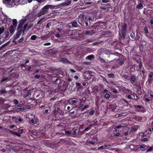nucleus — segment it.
<instances>
[{
    "label": "nucleus",
    "instance_id": "nucleus-60",
    "mask_svg": "<svg viewBox=\"0 0 153 153\" xmlns=\"http://www.w3.org/2000/svg\"><path fill=\"white\" fill-rule=\"evenodd\" d=\"M56 36L58 38H59L60 37V35L59 34H57L56 35Z\"/></svg>",
    "mask_w": 153,
    "mask_h": 153
},
{
    "label": "nucleus",
    "instance_id": "nucleus-32",
    "mask_svg": "<svg viewBox=\"0 0 153 153\" xmlns=\"http://www.w3.org/2000/svg\"><path fill=\"white\" fill-rule=\"evenodd\" d=\"M139 146L140 147V148L141 149H144L146 147V146L144 144L140 145Z\"/></svg>",
    "mask_w": 153,
    "mask_h": 153
},
{
    "label": "nucleus",
    "instance_id": "nucleus-61",
    "mask_svg": "<svg viewBox=\"0 0 153 153\" xmlns=\"http://www.w3.org/2000/svg\"><path fill=\"white\" fill-rule=\"evenodd\" d=\"M127 97H128V98L129 99H131V97L130 95H128V96H127Z\"/></svg>",
    "mask_w": 153,
    "mask_h": 153
},
{
    "label": "nucleus",
    "instance_id": "nucleus-17",
    "mask_svg": "<svg viewBox=\"0 0 153 153\" xmlns=\"http://www.w3.org/2000/svg\"><path fill=\"white\" fill-rule=\"evenodd\" d=\"M94 58V56L93 55H91L88 56L85 58L86 59L91 60L92 59Z\"/></svg>",
    "mask_w": 153,
    "mask_h": 153
},
{
    "label": "nucleus",
    "instance_id": "nucleus-59",
    "mask_svg": "<svg viewBox=\"0 0 153 153\" xmlns=\"http://www.w3.org/2000/svg\"><path fill=\"white\" fill-rule=\"evenodd\" d=\"M35 77L37 78H39V76L38 75H36L35 76Z\"/></svg>",
    "mask_w": 153,
    "mask_h": 153
},
{
    "label": "nucleus",
    "instance_id": "nucleus-12",
    "mask_svg": "<svg viewBox=\"0 0 153 153\" xmlns=\"http://www.w3.org/2000/svg\"><path fill=\"white\" fill-rule=\"evenodd\" d=\"M45 9H48V10H49V9L50 8L51 10H53L55 9V7H56V6H54L53 5H47L45 6Z\"/></svg>",
    "mask_w": 153,
    "mask_h": 153
},
{
    "label": "nucleus",
    "instance_id": "nucleus-9",
    "mask_svg": "<svg viewBox=\"0 0 153 153\" xmlns=\"http://www.w3.org/2000/svg\"><path fill=\"white\" fill-rule=\"evenodd\" d=\"M14 27L12 25H11L10 27H9V30L10 33V36H12L14 33L15 31V29Z\"/></svg>",
    "mask_w": 153,
    "mask_h": 153
},
{
    "label": "nucleus",
    "instance_id": "nucleus-46",
    "mask_svg": "<svg viewBox=\"0 0 153 153\" xmlns=\"http://www.w3.org/2000/svg\"><path fill=\"white\" fill-rule=\"evenodd\" d=\"M110 0H102L103 3H107Z\"/></svg>",
    "mask_w": 153,
    "mask_h": 153
},
{
    "label": "nucleus",
    "instance_id": "nucleus-3",
    "mask_svg": "<svg viewBox=\"0 0 153 153\" xmlns=\"http://www.w3.org/2000/svg\"><path fill=\"white\" fill-rule=\"evenodd\" d=\"M15 1L13 0H3V2L8 7H11L15 5Z\"/></svg>",
    "mask_w": 153,
    "mask_h": 153
},
{
    "label": "nucleus",
    "instance_id": "nucleus-64",
    "mask_svg": "<svg viewBox=\"0 0 153 153\" xmlns=\"http://www.w3.org/2000/svg\"><path fill=\"white\" fill-rule=\"evenodd\" d=\"M90 129V128H88V127H87V128H86L85 129V131H88Z\"/></svg>",
    "mask_w": 153,
    "mask_h": 153
},
{
    "label": "nucleus",
    "instance_id": "nucleus-54",
    "mask_svg": "<svg viewBox=\"0 0 153 153\" xmlns=\"http://www.w3.org/2000/svg\"><path fill=\"white\" fill-rule=\"evenodd\" d=\"M72 104L73 103L75 104V103H76L77 102L76 100H73L72 101Z\"/></svg>",
    "mask_w": 153,
    "mask_h": 153
},
{
    "label": "nucleus",
    "instance_id": "nucleus-20",
    "mask_svg": "<svg viewBox=\"0 0 153 153\" xmlns=\"http://www.w3.org/2000/svg\"><path fill=\"white\" fill-rule=\"evenodd\" d=\"M114 144H110L109 145H105L103 147H104V149H108V146H113Z\"/></svg>",
    "mask_w": 153,
    "mask_h": 153
},
{
    "label": "nucleus",
    "instance_id": "nucleus-18",
    "mask_svg": "<svg viewBox=\"0 0 153 153\" xmlns=\"http://www.w3.org/2000/svg\"><path fill=\"white\" fill-rule=\"evenodd\" d=\"M111 8V7H100L101 9L102 10H105L106 11H108L109 9Z\"/></svg>",
    "mask_w": 153,
    "mask_h": 153
},
{
    "label": "nucleus",
    "instance_id": "nucleus-5",
    "mask_svg": "<svg viewBox=\"0 0 153 153\" xmlns=\"http://www.w3.org/2000/svg\"><path fill=\"white\" fill-rule=\"evenodd\" d=\"M45 6L42 9H41L40 13H38V17H40L41 16L45 14H46L47 13L48 10V9H45Z\"/></svg>",
    "mask_w": 153,
    "mask_h": 153
},
{
    "label": "nucleus",
    "instance_id": "nucleus-26",
    "mask_svg": "<svg viewBox=\"0 0 153 153\" xmlns=\"http://www.w3.org/2000/svg\"><path fill=\"white\" fill-rule=\"evenodd\" d=\"M143 5L141 3H140L138 5L136 6V8L139 9L143 7Z\"/></svg>",
    "mask_w": 153,
    "mask_h": 153
},
{
    "label": "nucleus",
    "instance_id": "nucleus-15",
    "mask_svg": "<svg viewBox=\"0 0 153 153\" xmlns=\"http://www.w3.org/2000/svg\"><path fill=\"white\" fill-rule=\"evenodd\" d=\"M94 33V32L93 31L90 30L85 31V34L86 35H92Z\"/></svg>",
    "mask_w": 153,
    "mask_h": 153
},
{
    "label": "nucleus",
    "instance_id": "nucleus-36",
    "mask_svg": "<svg viewBox=\"0 0 153 153\" xmlns=\"http://www.w3.org/2000/svg\"><path fill=\"white\" fill-rule=\"evenodd\" d=\"M104 147H103V146H102L100 147H98L97 149V150H103L104 149Z\"/></svg>",
    "mask_w": 153,
    "mask_h": 153
},
{
    "label": "nucleus",
    "instance_id": "nucleus-53",
    "mask_svg": "<svg viewBox=\"0 0 153 153\" xmlns=\"http://www.w3.org/2000/svg\"><path fill=\"white\" fill-rule=\"evenodd\" d=\"M70 71L72 73H74L76 72V71H75V70H74L73 69H70Z\"/></svg>",
    "mask_w": 153,
    "mask_h": 153
},
{
    "label": "nucleus",
    "instance_id": "nucleus-11",
    "mask_svg": "<svg viewBox=\"0 0 153 153\" xmlns=\"http://www.w3.org/2000/svg\"><path fill=\"white\" fill-rule=\"evenodd\" d=\"M130 81L132 84L135 83L136 82L135 76H131L130 79Z\"/></svg>",
    "mask_w": 153,
    "mask_h": 153
},
{
    "label": "nucleus",
    "instance_id": "nucleus-31",
    "mask_svg": "<svg viewBox=\"0 0 153 153\" xmlns=\"http://www.w3.org/2000/svg\"><path fill=\"white\" fill-rule=\"evenodd\" d=\"M37 38V36L35 35L32 36L30 38V39L33 40H35Z\"/></svg>",
    "mask_w": 153,
    "mask_h": 153
},
{
    "label": "nucleus",
    "instance_id": "nucleus-14",
    "mask_svg": "<svg viewBox=\"0 0 153 153\" xmlns=\"http://www.w3.org/2000/svg\"><path fill=\"white\" fill-rule=\"evenodd\" d=\"M25 22L24 19H21L19 22V23L18 26V28L19 29L21 27H22L24 24Z\"/></svg>",
    "mask_w": 153,
    "mask_h": 153
},
{
    "label": "nucleus",
    "instance_id": "nucleus-43",
    "mask_svg": "<svg viewBox=\"0 0 153 153\" xmlns=\"http://www.w3.org/2000/svg\"><path fill=\"white\" fill-rule=\"evenodd\" d=\"M94 111L92 110V111H90L89 114L90 115H92L94 114Z\"/></svg>",
    "mask_w": 153,
    "mask_h": 153
},
{
    "label": "nucleus",
    "instance_id": "nucleus-45",
    "mask_svg": "<svg viewBox=\"0 0 153 153\" xmlns=\"http://www.w3.org/2000/svg\"><path fill=\"white\" fill-rule=\"evenodd\" d=\"M10 132L11 133V134H13L14 135H15V133H16L15 132H14V131H12V130L10 131Z\"/></svg>",
    "mask_w": 153,
    "mask_h": 153
},
{
    "label": "nucleus",
    "instance_id": "nucleus-48",
    "mask_svg": "<svg viewBox=\"0 0 153 153\" xmlns=\"http://www.w3.org/2000/svg\"><path fill=\"white\" fill-rule=\"evenodd\" d=\"M102 79L104 81H106L107 82H108L107 81V80L103 76H102Z\"/></svg>",
    "mask_w": 153,
    "mask_h": 153
},
{
    "label": "nucleus",
    "instance_id": "nucleus-27",
    "mask_svg": "<svg viewBox=\"0 0 153 153\" xmlns=\"http://www.w3.org/2000/svg\"><path fill=\"white\" fill-rule=\"evenodd\" d=\"M110 96V95L109 94H106L104 96V97L106 99L109 98Z\"/></svg>",
    "mask_w": 153,
    "mask_h": 153
},
{
    "label": "nucleus",
    "instance_id": "nucleus-34",
    "mask_svg": "<svg viewBox=\"0 0 153 153\" xmlns=\"http://www.w3.org/2000/svg\"><path fill=\"white\" fill-rule=\"evenodd\" d=\"M24 37H22L21 38L18 40V42L20 43H22L24 40Z\"/></svg>",
    "mask_w": 153,
    "mask_h": 153
},
{
    "label": "nucleus",
    "instance_id": "nucleus-7",
    "mask_svg": "<svg viewBox=\"0 0 153 153\" xmlns=\"http://www.w3.org/2000/svg\"><path fill=\"white\" fill-rule=\"evenodd\" d=\"M33 25V24L32 23H30L28 25L27 24L24 25L23 28V32L25 30L26 31L28 30L32 27Z\"/></svg>",
    "mask_w": 153,
    "mask_h": 153
},
{
    "label": "nucleus",
    "instance_id": "nucleus-1",
    "mask_svg": "<svg viewBox=\"0 0 153 153\" xmlns=\"http://www.w3.org/2000/svg\"><path fill=\"white\" fill-rule=\"evenodd\" d=\"M122 29L119 32V39L120 40H123L125 39L126 32L127 29V24L125 23L124 25L121 26Z\"/></svg>",
    "mask_w": 153,
    "mask_h": 153
},
{
    "label": "nucleus",
    "instance_id": "nucleus-52",
    "mask_svg": "<svg viewBox=\"0 0 153 153\" xmlns=\"http://www.w3.org/2000/svg\"><path fill=\"white\" fill-rule=\"evenodd\" d=\"M26 17L27 18H27H29V20H31V21H32V20H31V18L32 17V16H31V17H28V15L27 16H26Z\"/></svg>",
    "mask_w": 153,
    "mask_h": 153
},
{
    "label": "nucleus",
    "instance_id": "nucleus-39",
    "mask_svg": "<svg viewBox=\"0 0 153 153\" xmlns=\"http://www.w3.org/2000/svg\"><path fill=\"white\" fill-rule=\"evenodd\" d=\"M9 79L8 78H4L1 81V82H3L6 81L8 79Z\"/></svg>",
    "mask_w": 153,
    "mask_h": 153
},
{
    "label": "nucleus",
    "instance_id": "nucleus-16",
    "mask_svg": "<svg viewBox=\"0 0 153 153\" xmlns=\"http://www.w3.org/2000/svg\"><path fill=\"white\" fill-rule=\"evenodd\" d=\"M13 24L14 28H16L17 26V21L16 19H14L13 20Z\"/></svg>",
    "mask_w": 153,
    "mask_h": 153
},
{
    "label": "nucleus",
    "instance_id": "nucleus-47",
    "mask_svg": "<svg viewBox=\"0 0 153 153\" xmlns=\"http://www.w3.org/2000/svg\"><path fill=\"white\" fill-rule=\"evenodd\" d=\"M15 135H16L19 137H20L21 136V134L19 133H18L16 132Z\"/></svg>",
    "mask_w": 153,
    "mask_h": 153
},
{
    "label": "nucleus",
    "instance_id": "nucleus-37",
    "mask_svg": "<svg viewBox=\"0 0 153 153\" xmlns=\"http://www.w3.org/2000/svg\"><path fill=\"white\" fill-rule=\"evenodd\" d=\"M51 25V24L50 23H48L47 25H46V28H48L49 29V27H50V26Z\"/></svg>",
    "mask_w": 153,
    "mask_h": 153
},
{
    "label": "nucleus",
    "instance_id": "nucleus-23",
    "mask_svg": "<svg viewBox=\"0 0 153 153\" xmlns=\"http://www.w3.org/2000/svg\"><path fill=\"white\" fill-rule=\"evenodd\" d=\"M140 33H137L136 34V37L137 39L139 40L140 39Z\"/></svg>",
    "mask_w": 153,
    "mask_h": 153
},
{
    "label": "nucleus",
    "instance_id": "nucleus-19",
    "mask_svg": "<svg viewBox=\"0 0 153 153\" xmlns=\"http://www.w3.org/2000/svg\"><path fill=\"white\" fill-rule=\"evenodd\" d=\"M102 42L100 40H97L94 42H93L92 44H91V45H99L100 44L101 42Z\"/></svg>",
    "mask_w": 153,
    "mask_h": 153
},
{
    "label": "nucleus",
    "instance_id": "nucleus-55",
    "mask_svg": "<svg viewBox=\"0 0 153 153\" xmlns=\"http://www.w3.org/2000/svg\"><path fill=\"white\" fill-rule=\"evenodd\" d=\"M65 133L68 134H71V132L69 131H65Z\"/></svg>",
    "mask_w": 153,
    "mask_h": 153
},
{
    "label": "nucleus",
    "instance_id": "nucleus-24",
    "mask_svg": "<svg viewBox=\"0 0 153 153\" xmlns=\"http://www.w3.org/2000/svg\"><path fill=\"white\" fill-rule=\"evenodd\" d=\"M26 131V130L25 129H20L18 131V133H19L20 134L22 133L23 132H25Z\"/></svg>",
    "mask_w": 153,
    "mask_h": 153
},
{
    "label": "nucleus",
    "instance_id": "nucleus-25",
    "mask_svg": "<svg viewBox=\"0 0 153 153\" xmlns=\"http://www.w3.org/2000/svg\"><path fill=\"white\" fill-rule=\"evenodd\" d=\"M77 25V23L75 21L73 22L72 23V26H73L74 27H76Z\"/></svg>",
    "mask_w": 153,
    "mask_h": 153
},
{
    "label": "nucleus",
    "instance_id": "nucleus-6",
    "mask_svg": "<svg viewBox=\"0 0 153 153\" xmlns=\"http://www.w3.org/2000/svg\"><path fill=\"white\" fill-rule=\"evenodd\" d=\"M45 6L42 9H41L40 13H38V17H40L41 16L45 14H46L47 13L48 10V9H45Z\"/></svg>",
    "mask_w": 153,
    "mask_h": 153
},
{
    "label": "nucleus",
    "instance_id": "nucleus-30",
    "mask_svg": "<svg viewBox=\"0 0 153 153\" xmlns=\"http://www.w3.org/2000/svg\"><path fill=\"white\" fill-rule=\"evenodd\" d=\"M99 60L100 61V62H102L103 63H105V60L102 58H100L99 59Z\"/></svg>",
    "mask_w": 153,
    "mask_h": 153
},
{
    "label": "nucleus",
    "instance_id": "nucleus-10",
    "mask_svg": "<svg viewBox=\"0 0 153 153\" xmlns=\"http://www.w3.org/2000/svg\"><path fill=\"white\" fill-rule=\"evenodd\" d=\"M72 33V31L69 30L65 31L64 33V34L65 36H71V35Z\"/></svg>",
    "mask_w": 153,
    "mask_h": 153
},
{
    "label": "nucleus",
    "instance_id": "nucleus-22",
    "mask_svg": "<svg viewBox=\"0 0 153 153\" xmlns=\"http://www.w3.org/2000/svg\"><path fill=\"white\" fill-rule=\"evenodd\" d=\"M143 30L145 31V33L146 34L149 33L148 28L147 27H145L143 29Z\"/></svg>",
    "mask_w": 153,
    "mask_h": 153
},
{
    "label": "nucleus",
    "instance_id": "nucleus-2",
    "mask_svg": "<svg viewBox=\"0 0 153 153\" xmlns=\"http://www.w3.org/2000/svg\"><path fill=\"white\" fill-rule=\"evenodd\" d=\"M0 20L2 21L3 23L9 25L11 24V19L8 18L6 15L2 14L0 15Z\"/></svg>",
    "mask_w": 153,
    "mask_h": 153
},
{
    "label": "nucleus",
    "instance_id": "nucleus-62",
    "mask_svg": "<svg viewBox=\"0 0 153 153\" xmlns=\"http://www.w3.org/2000/svg\"><path fill=\"white\" fill-rule=\"evenodd\" d=\"M150 23L152 25L153 24V20L151 19L150 21Z\"/></svg>",
    "mask_w": 153,
    "mask_h": 153
},
{
    "label": "nucleus",
    "instance_id": "nucleus-40",
    "mask_svg": "<svg viewBox=\"0 0 153 153\" xmlns=\"http://www.w3.org/2000/svg\"><path fill=\"white\" fill-rule=\"evenodd\" d=\"M89 106L88 105H85L84 107L82 108V111H83L84 109H86V108H87V107H88Z\"/></svg>",
    "mask_w": 153,
    "mask_h": 153
},
{
    "label": "nucleus",
    "instance_id": "nucleus-51",
    "mask_svg": "<svg viewBox=\"0 0 153 153\" xmlns=\"http://www.w3.org/2000/svg\"><path fill=\"white\" fill-rule=\"evenodd\" d=\"M83 106V105L82 104L80 103L79 105V108H82Z\"/></svg>",
    "mask_w": 153,
    "mask_h": 153
},
{
    "label": "nucleus",
    "instance_id": "nucleus-58",
    "mask_svg": "<svg viewBox=\"0 0 153 153\" xmlns=\"http://www.w3.org/2000/svg\"><path fill=\"white\" fill-rule=\"evenodd\" d=\"M51 45V43L50 42L47 43H45L44 44V45Z\"/></svg>",
    "mask_w": 153,
    "mask_h": 153
},
{
    "label": "nucleus",
    "instance_id": "nucleus-35",
    "mask_svg": "<svg viewBox=\"0 0 153 153\" xmlns=\"http://www.w3.org/2000/svg\"><path fill=\"white\" fill-rule=\"evenodd\" d=\"M5 37L6 38H7V37L9 35V33L8 31H7V32H5Z\"/></svg>",
    "mask_w": 153,
    "mask_h": 153
},
{
    "label": "nucleus",
    "instance_id": "nucleus-42",
    "mask_svg": "<svg viewBox=\"0 0 153 153\" xmlns=\"http://www.w3.org/2000/svg\"><path fill=\"white\" fill-rule=\"evenodd\" d=\"M152 149H153V148L152 147H151L150 148H149V149H148L147 150V152H149L151 151L152 150Z\"/></svg>",
    "mask_w": 153,
    "mask_h": 153
},
{
    "label": "nucleus",
    "instance_id": "nucleus-63",
    "mask_svg": "<svg viewBox=\"0 0 153 153\" xmlns=\"http://www.w3.org/2000/svg\"><path fill=\"white\" fill-rule=\"evenodd\" d=\"M15 127V126L14 125H12L10 126L9 127V128H14Z\"/></svg>",
    "mask_w": 153,
    "mask_h": 153
},
{
    "label": "nucleus",
    "instance_id": "nucleus-50",
    "mask_svg": "<svg viewBox=\"0 0 153 153\" xmlns=\"http://www.w3.org/2000/svg\"><path fill=\"white\" fill-rule=\"evenodd\" d=\"M30 123H32L34 124L35 123L34 120L33 119H32L30 120Z\"/></svg>",
    "mask_w": 153,
    "mask_h": 153
},
{
    "label": "nucleus",
    "instance_id": "nucleus-41",
    "mask_svg": "<svg viewBox=\"0 0 153 153\" xmlns=\"http://www.w3.org/2000/svg\"><path fill=\"white\" fill-rule=\"evenodd\" d=\"M8 44V43H7L2 45L0 47V48H4V47L7 45Z\"/></svg>",
    "mask_w": 153,
    "mask_h": 153
},
{
    "label": "nucleus",
    "instance_id": "nucleus-49",
    "mask_svg": "<svg viewBox=\"0 0 153 153\" xmlns=\"http://www.w3.org/2000/svg\"><path fill=\"white\" fill-rule=\"evenodd\" d=\"M14 103L15 104H17L18 103V101L16 99H15L14 101Z\"/></svg>",
    "mask_w": 153,
    "mask_h": 153
},
{
    "label": "nucleus",
    "instance_id": "nucleus-28",
    "mask_svg": "<svg viewBox=\"0 0 153 153\" xmlns=\"http://www.w3.org/2000/svg\"><path fill=\"white\" fill-rule=\"evenodd\" d=\"M4 30V27L0 28V35H1Z\"/></svg>",
    "mask_w": 153,
    "mask_h": 153
},
{
    "label": "nucleus",
    "instance_id": "nucleus-8",
    "mask_svg": "<svg viewBox=\"0 0 153 153\" xmlns=\"http://www.w3.org/2000/svg\"><path fill=\"white\" fill-rule=\"evenodd\" d=\"M22 28H21L17 32L16 35L14 37V40H16V39H17L19 37V36L21 35V33H22Z\"/></svg>",
    "mask_w": 153,
    "mask_h": 153
},
{
    "label": "nucleus",
    "instance_id": "nucleus-44",
    "mask_svg": "<svg viewBox=\"0 0 153 153\" xmlns=\"http://www.w3.org/2000/svg\"><path fill=\"white\" fill-rule=\"evenodd\" d=\"M1 94H3L6 92V91L5 90H1L0 91Z\"/></svg>",
    "mask_w": 153,
    "mask_h": 153
},
{
    "label": "nucleus",
    "instance_id": "nucleus-57",
    "mask_svg": "<svg viewBox=\"0 0 153 153\" xmlns=\"http://www.w3.org/2000/svg\"><path fill=\"white\" fill-rule=\"evenodd\" d=\"M4 99L3 98H0V102H4Z\"/></svg>",
    "mask_w": 153,
    "mask_h": 153
},
{
    "label": "nucleus",
    "instance_id": "nucleus-38",
    "mask_svg": "<svg viewBox=\"0 0 153 153\" xmlns=\"http://www.w3.org/2000/svg\"><path fill=\"white\" fill-rule=\"evenodd\" d=\"M76 87H82V85H81V84L78 82L76 83Z\"/></svg>",
    "mask_w": 153,
    "mask_h": 153
},
{
    "label": "nucleus",
    "instance_id": "nucleus-4",
    "mask_svg": "<svg viewBox=\"0 0 153 153\" xmlns=\"http://www.w3.org/2000/svg\"><path fill=\"white\" fill-rule=\"evenodd\" d=\"M38 13H36L35 10H33L28 15V17H31V16H32V17L31 18V20H32L33 21L35 20L36 17H38Z\"/></svg>",
    "mask_w": 153,
    "mask_h": 153
},
{
    "label": "nucleus",
    "instance_id": "nucleus-56",
    "mask_svg": "<svg viewBox=\"0 0 153 153\" xmlns=\"http://www.w3.org/2000/svg\"><path fill=\"white\" fill-rule=\"evenodd\" d=\"M18 120L19 122H22V121L23 120L22 118H20L18 119Z\"/></svg>",
    "mask_w": 153,
    "mask_h": 153
},
{
    "label": "nucleus",
    "instance_id": "nucleus-33",
    "mask_svg": "<svg viewBox=\"0 0 153 153\" xmlns=\"http://www.w3.org/2000/svg\"><path fill=\"white\" fill-rule=\"evenodd\" d=\"M108 76L109 78H113L114 77V74H108Z\"/></svg>",
    "mask_w": 153,
    "mask_h": 153
},
{
    "label": "nucleus",
    "instance_id": "nucleus-29",
    "mask_svg": "<svg viewBox=\"0 0 153 153\" xmlns=\"http://www.w3.org/2000/svg\"><path fill=\"white\" fill-rule=\"evenodd\" d=\"M130 36L131 37V38L132 39H135V36H134V33H131Z\"/></svg>",
    "mask_w": 153,
    "mask_h": 153
},
{
    "label": "nucleus",
    "instance_id": "nucleus-21",
    "mask_svg": "<svg viewBox=\"0 0 153 153\" xmlns=\"http://www.w3.org/2000/svg\"><path fill=\"white\" fill-rule=\"evenodd\" d=\"M71 1H69L67 2H65L63 3V5L64 6H68L71 4Z\"/></svg>",
    "mask_w": 153,
    "mask_h": 153
},
{
    "label": "nucleus",
    "instance_id": "nucleus-13",
    "mask_svg": "<svg viewBox=\"0 0 153 153\" xmlns=\"http://www.w3.org/2000/svg\"><path fill=\"white\" fill-rule=\"evenodd\" d=\"M59 61L60 62H64V63H69L70 62H69L65 58H60L59 59Z\"/></svg>",
    "mask_w": 153,
    "mask_h": 153
}]
</instances>
